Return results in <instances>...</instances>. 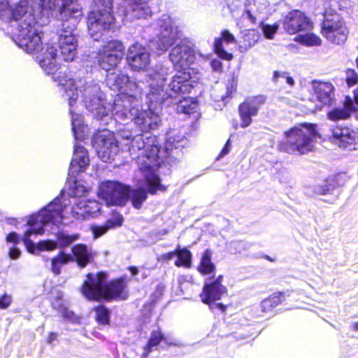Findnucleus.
Returning <instances> with one entry per match:
<instances>
[{
    "instance_id": "obj_54",
    "label": "nucleus",
    "mask_w": 358,
    "mask_h": 358,
    "mask_svg": "<svg viewBox=\"0 0 358 358\" xmlns=\"http://www.w3.org/2000/svg\"><path fill=\"white\" fill-rule=\"evenodd\" d=\"M211 68L215 71H220L222 70V62L218 59H213L210 62Z\"/></svg>"
},
{
    "instance_id": "obj_36",
    "label": "nucleus",
    "mask_w": 358,
    "mask_h": 358,
    "mask_svg": "<svg viewBox=\"0 0 358 358\" xmlns=\"http://www.w3.org/2000/svg\"><path fill=\"white\" fill-rule=\"evenodd\" d=\"M176 256L178 259L175 262L176 266L185 267L190 266L192 255L189 250L185 248L176 250Z\"/></svg>"
},
{
    "instance_id": "obj_10",
    "label": "nucleus",
    "mask_w": 358,
    "mask_h": 358,
    "mask_svg": "<svg viewBox=\"0 0 358 358\" xmlns=\"http://www.w3.org/2000/svg\"><path fill=\"white\" fill-rule=\"evenodd\" d=\"M321 34L330 43L342 45L348 39L349 29L340 15L327 12L324 15Z\"/></svg>"
},
{
    "instance_id": "obj_6",
    "label": "nucleus",
    "mask_w": 358,
    "mask_h": 358,
    "mask_svg": "<svg viewBox=\"0 0 358 358\" xmlns=\"http://www.w3.org/2000/svg\"><path fill=\"white\" fill-rule=\"evenodd\" d=\"M138 188L131 189L130 187L116 180H106L99 185L98 196L107 206H124L131 200L133 206L139 209L147 199L148 192L143 189L147 186L143 178L138 179Z\"/></svg>"
},
{
    "instance_id": "obj_61",
    "label": "nucleus",
    "mask_w": 358,
    "mask_h": 358,
    "mask_svg": "<svg viewBox=\"0 0 358 358\" xmlns=\"http://www.w3.org/2000/svg\"><path fill=\"white\" fill-rule=\"evenodd\" d=\"M73 313L71 312H66L65 313V317H70L71 315H72Z\"/></svg>"
},
{
    "instance_id": "obj_50",
    "label": "nucleus",
    "mask_w": 358,
    "mask_h": 358,
    "mask_svg": "<svg viewBox=\"0 0 358 358\" xmlns=\"http://www.w3.org/2000/svg\"><path fill=\"white\" fill-rule=\"evenodd\" d=\"M21 255L20 250L15 245H13L9 249L8 256L12 259H17Z\"/></svg>"
},
{
    "instance_id": "obj_64",
    "label": "nucleus",
    "mask_w": 358,
    "mask_h": 358,
    "mask_svg": "<svg viewBox=\"0 0 358 358\" xmlns=\"http://www.w3.org/2000/svg\"><path fill=\"white\" fill-rule=\"evenodd\" d=\"M357 118H358V113H357Z\"/></svg>"
},
{
    "instance_id": "obj_48",
    "label": "nucleus",
    "mask_w": 358,
    "mask_h": 358,
    "mask_svg": "<svg viewBox=\"0 0 358 358\" xmlns=\"http://www.w3.org/2000/svg\"><path fill=\"white\" fill-rule=\"evenodd\" d=\"M180 142V138L178 137L177 139L173 138L170 134H169L168 138L166 143V149L171 150L173 148H177L180 146L179 143Z\"/></svg>"
},
{
    "instance_id": "obj_14",
    "label": "nucleus",
    "mask_w": 358,
    "mask_h": 358,
    "mask_svg": "<svg viewBox=\"0 0 358 358\" xmlns=\"http://www.w3.org/2000/svg\"><path fill=\"white\" fill-rule=\"evenodd\" d=\"M327 137L330 142L340 148L355 150L358 145V132L342 124L331 125Z\"/></svg>"
},
{
    "instance_id": "obj_8",
    "label": "nucleus",
    "mask_w": 358,
    "mask_h": 358,
    "mask_svg": "<svg viewBox=\"0 0 358 358\" xmlns=\"http://www.w3.org/2000/svg\"><path fill=\"white\" fill-rule=\"evenodd\" d=\"M316 127L315 124L303 123L285 131L280 150L290 154L308 152L313 147V138L317 136Z\"/></svg>"
},
{
    "instance_id": "obj_56",
    "label": "nucleus",
    "mask_w": 358,
    "mask_h": 358,
    "mask_svg": "<svg viewBox=\"0 0 358 358\" xmlns=\"http://www.w3.org/2000/svg\"><path fill=\"white\" fill-rule=\"evenodd\" d=\"M245 15L247 16L248 18H249L252 22H255L256 17L253 16L251 11L249 10H247L245 11Z\"/></svg>"
},
{
    "instance_id": "obj_13",
    "label": "nucleus",
    "mask_w": 358,
    "mask_h": 358,
    "mask_svg": "<svg viewBox=\"0 0 358 358\" xmlns=\"http://www.w3.org/2000/svg\"><path fill=\"white\" fill-rule=\"evenodd\" d=\"M158 26L159 33L157 41V48L165 52L181 37V31L176 21L168 15H163L159 19Z\"/></svg>"
},
{
    "instance_id": "obj_43",
    "label": "nucleus",
    "mask_w": 358,
    "mask_h": 358,
    "mask_svg": "<svg viewBox=\"0 0 358 358\" xmlns=\"http://www.w3.org/2000/svg\"><path fill=\"white\" fill-rule=\"evenodd\" d=\"M119 135L123 140L127 141L124 143L126 146H128L130 144L132 138L135 136L133 133L129 130V127L127 126H124L122 128L119 129Z\"/></svg>"
},
{
    "instance_id": "obj_49",
    "label": "nucleus",
    "mask_w": 358,
    "mask_h": 358,
    "mask_svg": "<svg viewBox=\"0 0 358 358\" xmlns=\"http://www.w3.org/2000/svg\"><path fill=\"white\" fill-rule=\"evenodd\" d=\"M6 241L7 243H12L13 245H16L20 243V238L16 232H10L6 236Z\"/></svg>"
},
{
    "instance_id": "obj_45",
    "label": "nucleus",
    "mask_w": 358,
    "mask_h": 358,
    "mask_svg": "<svg viewBox=\"0 0 358 358\" xmlns=\"http://www.w3.org/2000/svg\"><path fill=\"white\" fill-rule=\"evenodd\" d=\"M90 229L94 238L96 239L105 234L109 230L108 227L106 224L103 225H92Z\"/></svg>"
},
{
    "instance_id": "obj_33",
    "label": "nucleus",
    "mask_w": 358,
    "mask_h": 358,
    "mask_svg": "<svg viewBox=\"0 0 358 358\" xmlns=\"http://www.w3.org/2000/svg\"><path fill=\"white\" fill-rule=\"evenodd\" d=\"M72 260L70 255L64 252H60L56 257L51 260V271L52 272L58 275L61 273L62 267L66 264Z\"/></svg>"
},
{
    "instance_id": "obj_15",
    "label": "nucleus",
    "mask_w": 358,
    "mask_h": 358,
    "mask_svg": "<svg viewBox=\"0 0 358 358\" xmlns=\"http://www.w3.org/2000/svg\"><path fill=\"white\" fill-rule=\"evenodd\" d=\"M222 280L223 276L219 275L213 281L205 282L200 296L202 302L209 305L210 309L218 308L220 311L224 312L226 310V306L222 303H215L227 294V289L222 284Z\"/></svg>"
},
{
    "instance_id": "obj_37",
    "label": "nucleus",
    "mask_w": 358,
    "mask_h": 358,
    "mask_svg": "<svg viewBox=\"0 0 358 358\" xmlns=\"http://www.w3.org/2000/svg\"><path fill=\"white\" fill-rule=\"evenodd\" d=\"M79 234H68L65 232H59L57 234V238L60 248L69 246L73 242L78 240Z\"/></svg>"
},
{
    "instance_id": "obj_23",
    "label": "nucleus",
    "mask_w": 358,
    "mask_h": 358,
    "mask_svg": "<svg viewBox=\"0 0 358 358\" xmlns=\"http://www.w3.org/2000/svg\"><path fill=\"white\" fill-rule=\"evenodd\" d=\"M100 210V205L96 201L80 199L71 208L69 214L77 220H86L94 217Z\"/></svg>"
},
{
    "instance_id": "obj_60",
    "label": "nucleus",
    "mask_w": 358,
    "mask_h": 358,
    "mask_svg": "<svg viewBox=\"0 0 358 358\" xmlns=\"http://www.w3.org/2000/svg\"><path fill=\"white\" fill-rule=\"evenodd\" d=\"M354 330L357 331L358 330V322H355L353 325Z\"/></svg>"
},
{
    "instance_id": "obj_28",
    "label": "nucleus",
    "mask_w": 358,
    "mask_h": 358,
    "mask_svg": "<svg viewBox=\"0 0 358 358\" xmlns=\"http://www.w3.org/2000/svg\"><path fill=\"white\" fill-rule=\"evenodd\" d=\"M315 192L317 195L329 196L325 201L329 203L334 202L338 196V189L336 183L333 178L327 179L323 185H317L315 188Z\"/></svg>"
},
{
    "instance_id": "obj_44",
    "label": "nucleus",
    "mask_w": 358,
    "mask_h": 358,
    "mask_svg": "<svg viewBox=\"0 0 358 358\" xmlns=\"http://www.w3.org/2000/svg\"><path fill=\"white\" fill-rule=\"evenodd\" d=\"M345 80L348 86H352L358 82V74L355 70L352 69L346 70Z\"/></svg>"
},
{
    "instance_id": "obj_24",
    "label": "nucleus",
    "mask_w": 358,
    "mask_h": 358,
    "mask_svg": "<svg viewBox=\"0 0 358 358\" xmlns=\"http://www.w3.org/2000/svg\"><path fill=\"white\" fill-rule=\"evenodd\" d=\"M150 0H129L126 5H124V15L129 20L135 18H145L151 14V9L149 5Z\"/></svg>"
},
{
    "instance_id": "obj_29",
    "label": "nucleus",
    "mask_w": 358,
    "mask_h": 358,
    "mask_svg": "<svg viewBox=\"0 0 358 358\" xmlns=\"http://www.w3.org/2000/svg\"><path fill=\"white\" fill-rule=\"evenodd\" d=\"M171 103L176 104V111L178 113L190 114L195 111L197 103L190 97H184L180 95L171 99Z\"/></svg>"
},
{
    "instance_id": "obj_39",
    "label": "nucleus",
    "mask_w": 358,
    "mask_h": 358,
    "mask_svg": "<svg viewBox=\"0 0 358 358\" xmlns=\"http://www.w3.org/2000/svg\"><path fill=\"white\" fill-rule=\"evenodd\" d=\"M280 79L285 80L290 86H293L294 85V80L289 76L288 73L278 71H274L272 78L273 81L274 83H278Z\"/></svg>"
},
{
    "instance_id": "obj_51",
    "label": "nucleus",
    "mask_w": 358,
    "mask_h": 358,
    "mask_svg": "<svg viewBox=\"0 0 358 358\" xmlns=\"http://www.w3.org/2000/svg\"><path fill=\"white\" fill-rule=\"evenodd\" d=\"M260 306L263 312H268L275 308L268 297L261 302Z\"/></svg>"
},
{
    "instance_id": "obj_17",
    "label": "nucleus",
    "mask_w": 358,
    "mask_h": 358,
    "mask_svg": "<svg viewBox=\"0 0 358 358\" xmlns=\"http://www.w3.org/2000/svg\"><path fill=\"white\" fill-rule=\"evenodd\" d=\"M192 72H194V70L183 69L177 71L169 85V89H166L169 94H173L172 96H169L168 99L191 92L194 83H196V80L192 76Z\"/></svg>"
},
{
    "instance_id": "obj_21",
    "label": "nucleus",
    "mask_w": 358,
    "mask_h": 358,
    "mask_svg": "<svg viewBox=\"0 0 358 358\" xmlns=\"http://www.w3.org/2000/svg\"><path fill=\"white\" fill-rule=\"evenodd\" d=\"M283 28L289 34L310 30L313 22L303 13L299 10L289 12L283 20Z\"/></svg>"
},
{
    "instance_id": "obj_57",
    "label": "nucleus",
    "mask_w": 358,
    "mask_h": 358,
    "mask_svg": "<svg viewBox=\"0 0 358 358\" xmlns=\"http://www.w3.org/2000/svg\"><path fill=\"white\" fill-rule=\"evenodd\" d=\"M130 272L131 273L132 275H136L138 272V268L135 267V266H131L129 268Z\"/></svg>"
},
{
    "instance_id": "obj_59",
    "label": "nucleus",
    "mask_w": 358,
    "mask_h": 358,
    "mask_svg": "<svg viewBox=\"0 0 358 358\" xmlns=\"http://www.w3.org/2000/svg\"><path fill=\"white\" fill-rule=\"evenodd\" d=\"M17 222H18L16 219H10V224L17 225Z\"/></svg>"
},
{
    "instance_id": "obj_46",
    "label": "nucleus",
    "mask_w": 358,
    "mask_h": 358,
    "mask_svg": "<svg viewBox=\"0 0 358 358\" xmlns=\"http://www.w3.org/2000/svg\"><path fill=\"white\" fill-rule=\"evenodd\" d=\"M287 296H289V294H287V292H279L273 293L268 298L273 306L275 307L281 303L284 300H285V298Z\"/></svg>"
},
{
    "instance_id": "obj_30",
    "label": "nucleus",
    "mask_w": 358,
    "mask_h": 358,
    "mask_svg": "<svg viewBox=\"0 0 358 358\" xmlns=\"http://www.w3.org/2000/svg\"><path fill=\"white\" fill-rule=\"evenodd\" d=\"M162 341L168 343L166 337L164 336L161 330L157 329L152 331L148 343L144 348L141 358H147L152 350L157 349Z\"/></svg>"
},
{
    "instance_id": "obj_20",
    "label": "nucleus",
    "mask_w": 358,
    "mask_h": 358,
    "mask_svg": "<svg viewBox=\"0 0 358 358\" xmlns=\"http://www.w3.org/2000/svg\"><path fill=\"white\" fill-rule=\"evenodd\" d=\"M311 89V101L315 103L317 109L321 110L324 106L331 104L334 97V87L330 82L313 80Z\"/></svg>"
},
{
    "instance_id": "obj_62",
    "label": "nucleus",
    "mask_w": 358,
    "mask_h": 358,
    "mask_svg": "<svg viewBox=\"0 0 358 358\" xmlns=\"http://www.w3.org/2000/svg\"><path fill=\"white\" fill-rule=\"evenodd\" d=\"M53 307H54L55 308H59V307H60V304L56 305V304L54 303H53Z\"/></svg>"
},
{
    "instance_id": "obj_31",
    "label": "nucleus",
    "mask_w": 358,
    "mask_h": 358,
    "mask_svg": "<svg viewBox=\"0 0 358 358\" xmlns=\"http://www.w3.org/2000/svg\"><path fill=\"white\" fill-rule=\"evenodd\" d=\"M72 252L80 267L83 268L89 263L91 254L86 245H76L72 248Z\"/></svg>"
},
{
    "instance_id": "obj_53",
    "label": "nucleus",
    "mask_w": 358,
    "mask_h": 358,
    "mask_svg": "<svg viewBox=\"0 0 358 358\" xmlns=\"http://www.w3.org/2000/svg\"><path fill=\"white\" fill-rule=\"evenodd\" d=\"M176 256V250L163 254L161 255L159 259L162 261L168 262Z\"/></svg>"
},
{
    "instance_id": "obj_35",
    "label": "nucleus",
    "mask_w": 358,
    "mask_h": 358,
    "mask_svg": "<svg viewBox=\"0 0 358 358\" xmlns=\"http://www.w3.org/2000/svg\"><path fill=\"white\" fill-rule=\"evenodd\" d=\"M260 38L259 33L254 29L248 30L244 35L243 44L240 45V48L243 51L247 50L248 48L255 45Z\"/></svg>"
},
{
    "instance_id": "obj_2",
    "label": "nucleus",
    "mask_w": 358,
    "mask_h": 358,
    "mask_svg": "<svg viewBox=\"0 0 358 358\" xmlns=\"http://www.w3.org/2000/svg\"><path fill=\"white\" fill-rule=\"evenodd\" d=\"M55 80L65 90L64 96L69 101L72 130L76 140L83 141L89 134V128L83 124L82 115L73 109L78 102L79 94L80 101L96 119L108 120L114 118L115 121L122 124L134 122L140 109L139 98L143 92L139 83H130L127 92L119 94L111 105L106 103L99 85L92 80L86 81L80 78L76 83L71 79L68 80L66 76L60 75Z\"/></svg>"
},
{
    "instance_id": "obj_58",
    "label": "nucleus",
    "mask_w": 358,
    "mask_h": 358,
    "mask_svg": "<svg viewBox=\"0 0 358 358\" xmlns=\"http://www.w3.org/2000/svg\"><path fill=\"white\" fill-rule=\"evenodd\" d=\"M354 100L357 105H358V90L354 91Z\"/></svg>"
},
{
    "instance_id": "obj_47",
    "label": "nucleus",
    "mask_w": 358,
    "mask_h": 358,
    "mask_svg": "<svg viewBox=\"0 0 358 358\" xmlns=\"http://www.w3.org/2000/svg\"><path fill=\"white\" fill-rule=\"evenodd\" d=\"M13 301V297L10 294L4 293L0 296V308L6 309L8 308Z\"/></svg>"
},
{
    "instance_id": "obj_5",
    "label": "nucleus",
    "mask_w": 358,
    "mask_h": 358,
    "mask_svg": "<svg viewBox=\"0 0 358 358\" xmlns=\"http://www.w3.org/2000/svg\"><path fill=\"white\" fill-rule=\"evenodd\" d=\"M124 52V46L122 43L110 41L103 46L98 57L100 67L108 72L106 78L107 86L113 90L122 91L121 93L127 92L130 83H136L130 80L127 73L115 69L122 60Z\"/></svg>"
},
{
    "instance_id": "obj_19",
    "label": "nucleus",
    "mask_w": 358,
    "mask_h": 358,
    "mask_svg": "<svg viewBox=\"0 0 358 358\" xmlns=\"http://www.w3.org/2000/svg\"><path fill=\"white\" fill-rule=\"evenodd\" d=\"M169 59L176 69H189L187 67L195 59L194 50L191 42L186 40L174 47L170 54Z\"/></svg>"
},
{
    "instance_id": "obj_3",
    "label": "nucleus",
    "mask_w": 358,
    "mask_h": 358,
    "mask_svg": "<svg viewBox=\"0 0 358 358\" xmlns=\"http://www.w3.org/2000/svg\"><path fill=\"white\" fill-rule=\"evenodd\" d=\"M67 201L65 196L61 194L38 213L33 214L28 218L26 223L28 229L24 231L22 241L29 253L34 254L36 248L40 251H52L57 248V243L50 240L41 241L36 245L31 240V236L43 234L46 224L58 225L62 223L64 218L69 217Z\"/></svg>"
},
{
    "instance_id": "obj_40",
    "label": "nucleus",
    "mask_w": 358,
    "mask_h": 358,
    "mask_svg": "<svg viewBox=\"0 0 358 358\" xmlns=\"http://www.w3.org/2000/svg\"><path fill=\"white\" fill-rule=\"evenodd\" d=\"M87 192V189L80 182H75L70 195L74 197H82Z\"/></svg>"
},
{
    "instance_id": "obj_26",
    "label": "nucleus",
    "mask_w": 358,
    "mask_h": 358,
    "mask_svg": "<svg viewBox=\"0 0 358 358\" xmlns=\"http://www.w3.org/2000/svg\"><path fill=\"white\" fill-rule=\"evenodd\" d=\"M355 109L352 99L350 97L347 96L345 98L344 105L333 108L329 110L327 113V117L332 122L345 120L350 117L351 113Z\"/></svg>"
},
{
    "instance_id": "obj_25",
    "label": "nucleus",
    "mask_w": 358,
    "mask_h": 358,
    "mask_svg": "<svg viewBox=\"0 0 358 358\" xmlns=\"http://www.w3.org/2000/svg\"><path fill=\"white\" fill-rule=\"evenodd\" d=\"M90 162L87 151L78 143L74 145L73 157L69 167V174L74 176L79 172H83Z\"/></svg>"
},
{
    "instance_id": "obj_18",
    "label": "nucleus",
    "mask_w": 358,
    "mask_h": 358,
    "mask_svg": "<svg viewBox=\"0 0 358 358\" xmlns=\"http://www.w3.org/2000/svg\"><path fill=\"white\" fill-rule=\"evenodd\" d=\"M128 65L134 71H144L150 64V54L143 45L135 43L129 46L127 54Z\"/></svg>"
},
{
    "instance_id": "obj_16",
    "label": "nucleus",
    "mask_w": 358,
    "mask_h": 358,
    "mask_svg": "<svg viewBox=\"0 0 358 358\" xmlns=\"http://www.w3.org/2000/svg\"><path fill=\"white\" fill-rule=\"evenodd\" d=\"M148 101V110H139L134 122L139 131L143 132L157 129L161 122L159 113L162 103Z\"/></svg>"
},
{
    "instance_id": "obj_22",
    "label": "nucleus",
    "mask_w": 358,
    "mask_h": 358,
    "mask_svg": "<svg viewBox=\"0 0 358 358\" xmlns=\"http://www.w3.org/2000/svg\"><path fill=\"white\" fill-rule=\"evenodd\" d=\"M265 96L260 95L249 97L240 104L238 110L242 128H245L252 123V117L258 114L260 107L265 103Z\"/></svg>"
},
{
    "instance_id": "obj_38",
    "label": "nucleus",
    "mask_w": 358,
    "mask_h": 358,
    "mask_svg": "<svg viewBox=\"0 0 358 358\" xmlns=\"http://www.w3.org/2000/svg\"><path fill=\"white\" fill-rule=\"evenodd\" d=\"M96 318L99 323L106 324L109 321V310L103 306L96 308Z\"/></svg>"
},
{
    "instance_id": "obj_27",
    "label": "nucleus",
    "mask_w": 358,
    "mask_h": 358,
    "mask_svg": "<svg viewBox=\"0 0 358 358\" xmlns=\"http://www.w3.org/2000/svg\"><path fill=\"white\" fill-rule=\"evenodd\" d=\"M236 40L233 34H231L228 30H224L221 33V37L215 38L214 42V50L215 53L222 59L226 60H231L233 55L226 52L223 48L222 43H234Z\"/></svg>"
},
{
    "instance_id": "obj_41",
    "label": "nucleus",
    "mask_w": 358,
    "mask_h": 358,
    "mask_svg": "<svg viewBox=\"0 0 358 358\" xmlns=\"http://www.w3.org/2000/svg\"><path fill=\"white\" fill-rule=\"evenodd\" d=\"M123 222V217L122 215L117 213H113L111 218L107 220L105 223L108 229L114 228L116 227H120L122 224Z\"/></svg>"
},
{
    "instance_id": "obj_63",
    "label": "nucleus",
    "mask_w": 358,
    "mask_h": 358,
    "mask_svg": "<svg viewBox=\"0 0 358 358\" xmlns=\"http://www.w3.org/2000/svg\"><path fill=\"white\" fill-rule=\"evenodd\" d=\"M129 2V0H124V5H126Z\"/></svg>"
},
{
    "instance_id": "obj_55",
    "label": "nucleus",
    "mask_w": 358,
    "mask_h": 358,
    "mask_svg": "<svg viewBox=\"0 0 358 358\" xmlns=\"http://www.w3.org/2000/svg\"><path fill=\"white\" fill-rule=\"evenodd\" d=\"M57 336V334L53 333V332L50 333L48 337V340H47L48 343H52L55 340H56Z\"/></svg>"
},
{
    "instance_id": "obj_11",
    "label": "nucleus",
    "mask_w": 358,
    "mask_h": 358,
    "mask_svg": "<svg viewBox=\"0 0 358 358\" xmlns=\"http://www.w3.org/2000/svg\"><path fill=\"white\" fill-rule=\"evenodd\" d=\"M171 69L169 67L162 64L156 65L148 72L149 78V92L147 94V99L151 101L162 103L168 100L169 96H172V94H169L167 90L164 88V83L166 76L171 73Z\"/></svg>"
},
{
    "instance_id": "obj_32",
    "label": "nucleus",
    "mask_w": 358,
    "mask_h": 358,
    "mask_svg": "<svg viewBox=\"0 0 358 358\" xmlns=\"http://www.w3.org/2000/svg\"><path fill=\"white\" fill-rule=\"evenodd\" d=\"M211 256L212 252L208 249L202 254L198 271L203 275L211 274L215 271V266L211 261Z\"/></svg>"
},
{
    "instance_id": "obj_52",
    "label": "nucleus",
    "mask_w": 358,
    "mask_h": 358,
    "mask_svg": "<svg viewBox=\"0 0 358 358\" xmlns=\"http://www.w3.org/2000/svg\"><path fill=\"white\" fill-rule=\"evenodd\" d=\"M231 149V143L230 140L229 139L222 150H221L220 155L217 157V159H220V158L223 157L224 156L227 155Z\"/></svg>"
},
{
    "instance_id": "obj_42",
    "label": "nucleus",
    "mask_w": 358,
    "mask_h": 358,
    "mask_svg": "<svg viewBox=\"0 0 358 358\" xmlns=\"http://www.w3.org/2000/svg\"><path fill=\"white\" fill-rule=\"evenodd\" d=\"M278 29L277 24H262V30L266 38L272 39Z\"/></svg>"
},
{
    "instance_id": "obj_12",
    "label": "nucleus",
    "mask_w": 358,
    "mask_h": 358,
    "mask_svg": "<svg viewBox=\"0 0 358 358\" xmlns=\"http://www.w3.org/2000/svg\"><path fill=\"white\" fill-rule=\"evenodd\" d=\"M92 145L104 162L114 159L119 152L117 141L113 133L108 129L98 131L93 137Z\"/></svg>"
},
{
    "instance_id": "obj_34",
    "label": "nucleus",
    "mask_w": 358,
    "mask_h": 358,
    "mask_svg": "<svg viewBox=\"0 0 358 358\" xmlns=\"http://www.w3.org/2000/svg\"><path fill=\"white\" fill-rule=\"evenodd\" d=\"M294 41L308 47L320 46L322 44L320 36L313 33L299 34L295 37Z\"/></svg>"
},
{
    "instance_id": "obj_4",
    "label": "nucleus",
    "mask_w": 358,
    "mask_h": 358,
    "mask_svg": "<svg viewBox=\"0 0 358 358\" xmlns=\"http://www.w3.org/2000/svg\"><path fill=\"white\" fill-rule=\"evenodd\" d=\"M128 150L138 165V173L142 175L149 189L148 192L155 194L157 190L164 191L156 173L162 162L159 156V148L156 144V138L149 136L145 141L143 135L136 134L128 145Z\"/></svg>"
},
{
    "instance_id": "obj_1",
    "label": "nucleus",
    "mask_w": 358,
    "mask_h": 358,
    "mask_svg": "<svg viewBox=\"0 0 358 358\" xmlns=\"http://www.w3.org/2000/svg\"><path fill=\"white\" fill-rule=\"evenodd\" d=\"M76 0H35L40 9L36 11L33 8V3L27 0H22L14 7H10L6 1V8L0 13V17L8 22L14 29L13 39L17 46L29 54L35 55V59L47 75H52V80L65 90L55 80L58 76H66L72 81L78 82L69 76L66 73H57V53L55 47L51 44L43 45L41 31L37 27L36 15L41 14L49 17L53 12L58 11L59 19L62 21V27L58 33V44L60 53L66 62H71L77 54L78 39L75 34L76 27L82 16V11Z\"/></svg>"
},
{
    "instance_id": "obj_7",
    "label": "nucleus",
    "mask_w": 358,
    "mask_h": 358,
    "mask_svg": "<svg viewBox=\"0 0 358 358\" xmlns=\"http://www.w3.org/2000/svg\"><path fill=\"white\" fill-rule=\"evenodd\" d=\"M106 279V275L103 272L87 274L81 289L83 296L91 301L124 300L127 298V294L124 292L127 285L123 278L113 280L108 284L105 282Z\"/></svg>"
},
{
    "instance_id": "obj_9",
    "label": "nucleus",
    "mask_w": 358,
    "mask_h": 358,
    "mask_svg": "<svg viewBox=\"0 0 358 358\" xmlns=\"http://www.w3.org/2000/svg\"><path fill=\"white\" fill-rule=\"evenodd\" d=\"M96 9L88 14L87 27L89 34L94 41H99L104 31L110 30L115 18L111 13L112 0H94Z\"/></svg>"
}]
</instances>
